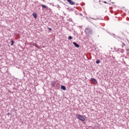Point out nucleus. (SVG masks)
<instances>
[{
	"mask_svg": "<svg viewBox=\"0 0 129 129\" xmlns=\"http://www.w3.org/2000/svg\"><path fill=\"white\" fill-rule=\"evenodd\" d=\"M76 117L79 119L80 120H82V121H85V118H84L82 115L80 114H76Z\"/></svg>",
	"mask_w": 129,
	"mask_h": 129,
	"instance_id": "1",
	"label": "nucleus"
},
{
	"mask_svg": "<svg viewBox=\"0 0 129 129\" xmlns=\"http://www.w3.org/2000/svg\"><path fill=\"white\" fill-rule=\"evenodd\" d=\"M85 32L86 34H90L91 33V30L90 28H86Z\"/></svg>",
	"mask_w": 129,
	"mask_h": 129,
	"instance_id": "2",
	"label": "nucleus"
},
{
	"mask_svg": "<svg viewBox=\"0 0 129 129\" xmlns=\"http://www.w3.org/2000/svg\"><path fill=\"white\" fill-rule=\"evenodd\" d=\"M30 45H31L32 46H35L36 48H38V49H40V46H39L38 45H37V44L36 43H30Z\"/></svg>",
	"mask_w": 129,
	"mask_h": 129,
	"instance_id": "3",
	"label": "nucleus"
},
{
	"mask_svg": "<svg viewBox=\"0 0 129 129\" xmlns=\"http://www.w3.org/2000/svg\"><path fill=\"white\" fill-rule=\"evenodd\" d=\"M67 2L69 3L70 5H71L72 6L75 5V3L73 2L72 0H67Z\"/></svg>",
	"mask_w": 129,
	"mask_h": 129,
	"instance_id": "4",
	"label": "nucleus"
},
{
	"mask_svg": "<svg viewBox=\"0 0 129 129\" xmlns=\"http://www.w3.org/2000/svg\"><path fill=\"white\" fill-rule=\"evenodd\" d=\"M91 80L92 81H93V82H94V83H95V84H97V81H96V80H95V79L91 78Z\"/></svg>",
	"mask_w": 129,
	"mask_h": 129,
	"instance_id": "5",
	"label": "nucleus"
},
{
	"mask_svg": "<svg viewBox=\"0 0 129 129\" xmlns=\"http://www.w3.org/2000/svg\"><path fill=\"white\" fill-rule=\"evenodd\" d=\"M32 16L33 17L35 18V19H37V18H38V16L37 15V13H32Z\"/></svg>",
	"mask_w": 129,
	"mask_h": 129,
	"instance_id": "6",
	"label": "nucleus"
},
{
	"mask_svg": "<svg viewBox=\"0 0 129 129\" xmlns=\"http://www.w3.org/2000/svg\"><path fill=\"white\" fill-rule=\"evenodd\" d=\"M73 44H74V46H75V47H76L77 48H79V45L78 44H77L76 42H73Z\"/></svg>",
	"mask_w": 129,
	"mask_h": 129,
	"instance_id": "7",
	"label": "nucleus"
},
{
	"mask_svg": "<svg viewBox=\"0 0 129 129\" xmlns=\"http://www.w3.org/2000/svg\"><path fill=\"white\" fill-rule=\"evenodd\" d=\"M61 89H62V90H66V87H65L63 85H61V87H60Z\"/></svg>",
	"mask_w": 129,
	"mask_h": 129,
	"instance_id": "8",
	"label": "nucleus"
},
{
	"mask_svg": "<svg viewBox=\"0 0 129 129\" xmlns=\"http://www.w3.org/2000/svg\"><path fill=\"white\" fill-rule=\"evenodd\" d=\"M41 7H42V8L43 9H48V7H47L44 5H41Z\"/></svg>",
	"mask_w": 129,
	"mask_h": 129,
	"instance_id": "9",
	"label": "nucleus"
},
{
	"mask_svg": "<svg viewBox=\"0 0 129 129\" xmlns=\"http://www.w3.org/2000/svg\"><path fill=\"white\" fill-rule=\"evenodd\" d=\"M51 85L52 86H53V87H55V82H52Z\"/></svg>",
	"mask_w": 129,
	"mask_h": 129,
	"instance_id": "10",
	"label": "nucleus"
},
{
	"mask_svg": "<svg viewBox=\"0 0 129 129\" xmlns=\"http://www.w3.org/2000/svg\"><path fill=\"white\" fill-rule=\"evenodd\" d=\"M14 43H15V41H14V40H11V46H14Z\"/></svg>",
	"mask_w": 129,
	"mask_h": 129,
	"instance_id": "11",
	"label": "nucleus"
},
{
	"mask_svg": "<svg viewBox=\"0 0 129 129\" xmlns=\"http://www.w3.org/2000/svg\"><path fill=\"white\" fill-rule=\"evenodd\" d=\"M96 63H97V64H99V63H100V60H97L96 61Z\"/></svg>",
	"mask_w": 129,
	"mask_h": 129,
	"instance_id": "12",
	"label": "nucleus"
},
{
	"mask_svg": "<svg viewBox=\"0 0 129 129\" xmlns=\"http://www.w3.org/2000/svg\"><path fill=\"white\" fill-rule=\"evenodd\" d=\"M68 39H69V40H72V36H69Z\"/></svg>",
	"mask_w": 129,
	"mask_h": 129,
	"instance_id": "13",
	"label": "nucleus"
},
{
	"mask_svg": "<svg viewBox=\"0 0 129 129\" xmlns=\"http://www.w3.org/2000/svg\"><path fill=\"white\" fill-rule=\"evenodd\" d=\"M48 30H49L50 31H52V29H51L50 28H48Z\"/></svg>",
	"mask_w": 129,
	"mask_h": 129,
	"instance_id": "14",
	"label": "nucleus"
},
{
	"mask_svg": "<svg viewBox=\"0 0 129 129\" xmlns=\"http://www.w3.org/2000/svg\"><path fill=\"white\" fill-rule=\"evenodd\" d=\"M122 45H123V46L125 45V44L124 43H122Z\"/></svg>",
	"mask_w": 129,
	"mask_h": 129,
	"instance_id": "15",
	"label": "nucleus"
},
{
	"mask_svg": "<svg viewBox=\"0 0 129 129\" xmlns=\"http://www.w3.org/2000/svg\"><path fill=\"white\" fill-rule=\"evenodd\" d=\"M104 4H107L106 2H104Z\"/></svg>",
	"mask_w": 129,
	"mask_h": 129,
	"instance_id": "16",
	"label": "nucleus"
},
{
	"mask_svg": "<svg viewBox=\"0 0 129 129\" xmlns=\"http://www.w3.org/2000/svg\"><path fill=\"white\" fill-rule=\"evenodd\" d=\"M9 114H10V113H8V115H9Z\"/></svg>",
	"mask_w": 129,
	"mask_h": 129,
	"instance_id": "17",
	"label": "nucleus"
},
{
	"mask_svg": "<svg viewBox=\"0 0 129 129\" xmlns=\"http://www.w3.org/2000/svg\"><path fill=\"white\" fill-rule=\"evenodd\" d=\"M0 48H1V45H0Z\"/></svg>",
	"mask_w": 129,
	"mask_h": 129,
	"instance_id": "18",
	"label": "nucleus"
}]
</instances>
